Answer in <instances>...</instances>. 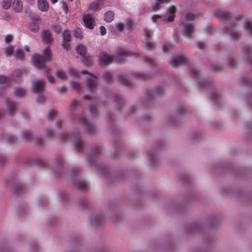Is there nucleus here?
<instances>
[{
    "label": "nucleus",
    "mask_w": 252,
    "mask_h": 252,
    "mask_svg": "<svg viewBox=\"0 0 252 252\" xmlns=\"http://www.w3.org/2000/svg\"><path fill=\"white\" fill-rule=\"evenodd\" d=\"M62 45L64 49H65L66 50L68 49L69 46L68 43V41H62Z\"/></svg>",
    "instance_id": "obj_27"
},
{
    "label": "nucleus",
    "mask_w": 252,
    "mask_h": 252,
    "mask_svg": "<svg viewBox=\"0 0 252 252\" xmlns=\"http://www.w3.org/2000/svg\"><path fill=\"white\" fill-rule=\"evenodd\" d=\"M88 75L89 76V80L88 81H90V80H92V81H94V79H95V77L94 76H93V75H92L91 74H89V73H87Z\"/></svg>",
    "instance_id": "obj_29"
},
{
    "label": "nucleus",
    "mask_w": 252,
    "mask_h": 252,
    "mask_svg": "<svg viewBox=\"0 0 252 252\" xmlns=\"http://www.w3.org/2000/svg\"><path fill=\"white\" fill-rule=\"evenodd\" d=\"M11 3V0H3L2 7L3 8L7 9L10 7Z\"/></svg>",
    "instance_id": "obj_15"
},
{
    "label": "nucleus",
    "mask_w": 252,
    "mask_h": 252,
    "mask_svg": "<svg viewBox=\"0 0 252 252\" xmlns=\"http://www.w3.org/2000/svg\"><path fill=\"white\" fill-rule=\"evenodd\" d=\"M54 114H55V112H54V111H51L50 112V114H53V115H54Z\"/></svg>",
    "instance_id": "obj_33"
},
{
    "label": "nucleus",
    "mask_w": 252,
    "mask_h": 252,
    "mask_svg": "<svg viewBox=\"0 0 252 252\" xmlns=\"http://www.w3.org/2000/svg\"><path fill=\"white\" fill-rule=\"evenodd\" d=\"M13 6L16 12H20L23 9L22 2L20 0H14Z\"/></svg>",
    "instance_id": "obj_7"
},
{
    "label": "nucleus",
    "mask_w": 252,
    "mask_h": 252,
    "mask_svg": "<svg viewBox=\"0 0 252 252\" xmlns=\"http://www.w3.org/2000/svg\"><path fill=\"white\" fill-rule=\"evenodd\" d=\"M184 29L187 32H192L193 31V28L190 25H186L184 26Z\"/></svg>",
    "instance_id": "obj_19"
},
{
    "label": "nucleus",
    "mask_w": 252,
    "mask_h": 252,
    "mask_svg": "<svg viewBox=\"0 0 252 252\" xmlns=\"http://www.w3.org/2000/svg\"><path fill=\"white\" fill-rule=\"evenodd\" d=\"M86 72L85 71H82L81 73L82 74H84V73H85Z\"/></svg>",
    "instance_id": "obj_34"
},
{
    "label": "nucleus",
    "mask_w": 252,
    "mask_h": 252,
    "mask_svg": "<svg viewBox=\"0 0 252 252\" xmlns=\"http://www.w3.org/2000/svg\"><path fill=\"white\" fill-rule=\"evenodd\" d=\"M37 7L41 11L46 12L49 8L48 2L46 0H38Z\"/></svg>",
    "instance_id": "obj_4"
},
{
    "label": "nucleus",
    "mask_w": 252,
    "mask_h": 252,
    "mask_svg": "<svg viewBox=\"0 0 252 252\" xmlns=\"http://www.w3.org/2000/svg\"><path fill=\"white\" fill-rule=\"evenodd\" d=\"M62 7L65 14H67L68 12V7L67 4L63 1L62 2Z\"/></svg>",
    "instance_id": "obj_21"
},
{
    "label": "nucleus",
    "mask_w": 252,
    "mask_h": 252,
    "mask_svg": "<svg viewBox=\"0 0 252 252\" xmlns=\"http://www.w3.org/2000/svg\"><path fill=\"white\" fill-rule=\"evenodd\" d=\"M76 51L77 53L82 56L83 57L85 55V48L84 45L81 44H78L76 47Z\"/></svg>",
    "instance_id": "obj_11"
},
{
    "label": "nucleus",
    "mask_w": 252,
    "mask_h": 252,
    "mask_svg": "<svg viewBox=\"0 0 252 252\" xmlns=\"http://www.w3.org/2000/svg\"><path fill=\"white\" fill-rule=\"evenodd\" d=\"M116 27L118 31L121 32L123 30L124 26L122 23H117L116 25Z\"/></svg>",
    "instance_id": "obj_22"
},
{
    "label": "nucleus",
    "mask_w": 252,
    "mask_h": 252,
    "mask_svg": "<svg viewBox=\"0 0 252 252\" xmlns=\"http://www.w3.org/2000/svg\"><path fill=\"white\" fill-rule=\"evenodd\" d=\"M48 80L49 82H50V83H52V82H53L54 78L51 76H48Z\"/></svg>",
    "instance_id": "obj_30"
},
{
    "label": "nucleus",
    "mask_w": 252,
    "mask_h": 252,
    "mask_svg": "<svg viewBox=\"0 0 252 252\" xmlns=\"http://www.w3.org/2000/svg\"><path fill=\"white\" fill-rule=\"evenodd\" d=\"M25 90L21 88H16L14 91V94L17 97H21L25 94Z\"/></svg>",
    "instance_id": "obj_14"
},
{
    "label": "nucleus",
    "mask_w": 252,
    "mask_h": 252,
    "mask_svg": "<svg viewBox=\"0 0 252 252\" xmlns=\"http://www.w3.org/2000/svg\"><path fill=\"white\" fill-rule=\"evenodd\" d=\"M7 82V78L3 76H0V84H3Z\"/></svg>",
    "instance_id": "obj_24"
},
{
    "label": "nucleus",
    "mask_w": 252,
    "mask_h": 252,
    "mask_svg": "<svg viewBox=\"0 0 252 252\" xmlns=\"http://www.w3.org/2000/svg\"><path fill=\"white\" fill-rule=\"evenodd\" d=\"M186 19L187 21H189L194 19V16L191 13H187L186 15Z\"/></svg>",
    "instance_id": "obj_26"
},
{
    "label": "nucleus",
    "mask_w": 252,
    "mask_h": 252,
    "mask_svg": "<svg viewBox=\"0 0 252 252\" xmlns=\"http://www.w3.org/2000/svg\"><path fill=\"white\" fill-rule=\"evenodd\" d=\"M156 3H153L152 5V8L153 11H157L160 9V7L159 5L164 3H166L168 1V0H155Z\"/></svg>",
    "instance_id": "obj_9"
},
{
    "label": "nucleus",
    "mask_w": 252,
    "mask_h": 252,
    "mask_svg": "<svg viewBox=\"0 0 252 252\" xmlns=\"http://www.w3.org/2000/svg\"><path fill=\"white\" fill-rule=\"evenodd\" d=\"M51 58V52L49 47L43 50L40 57L37 54H33L31 58V63L32 65L38 69H41L44 66V63Z\"/></svg>",
    "instance_id": "obj_1"
},
{
    "label": "nucleus",
    "mask_w": 252,
    "mask_h": 252,
    "mask_svg": "<svg viewBox=\"0 0 252 252\" xmlns=\"http://www.w3.org/2000/svg\"><path fill=\"white\" fill-rule=\"evenodd\" d=\"M56 76L59 79H63L65 78V74L62 70H58L56 72Z\"/></svg>",
    "instance_id": "obj_18"
},
{
    "label": "nucleus",
    "mask_w": 252,
    "mask_h": 252,
    "mask_svg": "<svg viewBox=\"0 0 252 252\" xmlns=\"http://www.w3.org/2000/svg\"><path fill=\"white\" fill-rule=\"evenodd\" d=\"M112 60L111 57L105 53H101L99 56V62L102 65H107Z\"/></svg>",
    "instance_id": "obj_3"
},
{
    "label": "nucleus",
    "mask_w": 252,
    "mask_h": 252,
    "mask_svg": "<svg viewBox=\"0 0 252 252\" xmlns=\"http://www.w3.org/2000/svg\"><path fill=\"white\" fill-rule=\"evenodd\" d=\"M162 16H161L160 15H158V14H155V15H153L152 16V20L154 22H156L158 21H159L160 20H161L162 19Z\"/></svg>",
    "instance_id": "obj_20"
},
{
    "label": "nucleus",
    "mask_w": 252,
    "mask_h": 252,
    "mask_svg": "<svg viewBox=\"0 0 252 252\" xmlns=\"http://www.w3.org/2000/svg\"><path fill=\"white\" fill-rule=\"evenodd\" d=\"M25 51H26L28 52H30V49L28 45L25 46Z\"/></svg>",
    "instance_id": "obj_31"
},
{
    "label": "nucleus",
    "mask_w": 252,
    "mask_h": 252,
    "mask_svg": "<svg viewBox=\"0 0 252 252\" xmlns=\"http://www.w3.org/2000/svg\"><path fill=\"white\" fill-rule=\"evenodd\" d=\"M13 47L11 46H7L5 49V54L6 56L11 55L13 52Z\"/></svg>",
    "instance_id": "obj_17"
},
{
    "label": "nucleus",
    "mask_w": 252,
    "mask_h": 252,
    "mask_svg": "<svg viewBox=\"0 0 252 252\" xmlns=\"http://www.w3.org/2000/svg\"><path fill=\"white\" fill-rule=\"evenodd\" d=\"M41 37L42 40L46 42H49L50 41V34L48 31H43L41 33Z\"/></svg>",
    "instance_id": "obj_13"
},
{
    "label": "nucleus",
    "mask_w": 252,
    "mask_h": 252,
    "mask_svg": "<svg viewBox=\"0 0 252 252\" xmlns=\"http://www.w3.org/2000/svg\"><path fill=\"white\" fill-rule=\"evenodd\" d=\"M99 29L101 35H104L106 33V30L104 26H100Z\"/></svg>",
    "instance_id": "obj_25"
},
{
    "label": "nucleus",
    "mask_w": 252,
    "mask_h": 252,
    "mask_svg": "<svg viewBox=\"0 0 252 252\" xmlns=\"http://www.w3.org/2000/svg\"><path fill=\"white\" fill-rule=\"evenodd\" d=\"M43 86L44 83L42 81H36L32 84V89L34 92H36L41 90Z\"/></svg>",
    "instance_id": "obj_8"
},
{
    "label": "nucleus",
    "mask_w": 252,
    "mask_h": 252,
    "mask_svg": "<svg viewBox=\"0 0 252 252\" xmlns=\"http://www.w3.org/2000/svg\"><path fill=\"white\" fill-rule=\"evenodd\" d=\"M30 30L32 32L38 31L39 28L38 25V19H33L29 24Z\"/></svg>",
    "instance_id": "obj_5"
},
{
    "label": "nucleus",
    "mask_w": 252,
    "mask_h": 252,
    "mask_svg": "<svg viewBox=\"0 0 252 252\" xmlns=\"http://www.w3.org/2000/svg\"><path fill=\"white\" fill-rule=\"evenodd\" d=\"M83 20L85 27L88 29L92 30L95 26L94 19L89 14L84 15L83 17Z\"/></svg>",
    "instance_id": "obj_2"
},
{
    "label": "nucleus",
    "mask_w": 252,
    "mask_h": 252,
    "mask_svg": "<svg viewBox=\"0 0 252 252\" xmlns=\"http://www.w3.org/2000/svg\"><path fill=\"white\" fill-rule=\"evenodd\" d=\"M12 37L11 35H7L5 37V41L6 42L10 41L12 40Z\"/></svg>",
    "instance_id": "obj_28"
},
{
    "label": "nucleus",
    "mask_w": 252,
    "mask_h": 252,
    "mask_svg": "<svg viewBox=\"0 0 252 252\" xmlns=\"http://www.w3.org/2000/svg\"><path fill=\"white\" fill-rule=\"evenodd\" d=\"M98 3H97L96 2H93L91 4L90 8V9H92L93 10H97L98 9Z\"/></svg>",
    "instance_id": "obj_23"
},
{
    "label": "nucleus",
    "mask_w": 252,
    "mask_h": 252,
    "mask_svg": "<svg viewBox=\"0 0 252 252\" xmlns=\"http://www.w3.org/2000/svg\"><path fill=\"white\" fill-rule=\"evenodd\" d=\"M69 34L67 31H64L63 32V41H69Z\"/></svg>",
    "instance_id": "obj_16"
},
{
    "label": "nucleus",
    "mask_w": 252,
    "mask_h": 252,
    "mask_svg": "<svg viewBox=\"0 0 252 252\" xmlns=\"http://www.w3.org/2000/svg\"><path fill=\"white\" fill-rule=\"evenodd\" d=\"M25 57V55L21 49H17L14 53V57L18 60H22Z\"/></svg>",
    "instance_id": "obj_12"
},
{
    "label": "nucleus",
    "mask_w": 252,
    "mask_h": 252,
    "mask_svg": "<svg viewBox=\"0 0 252 252\" xmlns=\"http://www.w3.org/2000/svg\"><path fill=\"white\" fill-rule=\"evenodd\" d=\"M175 12V7L172 6L168 8V13L169 15L167 17V20L168 22H172L173 21Z\"/></svg>",
    "instance_id": "obj_6"
},
{
    "label": "nucleus",
    "mask_w": 252,
    "mask_h": 252,
    "mask_svg": "<svg viewBox=\"0 0 252 252\" xmlns=\"http://www.w3.org/2000/svg\"><path fill=\"white\" fill-rule=\"evenodd\" d=\"M114 19V13L111 11L106 12L104 16V20L108 23L112 21Z\"/></svg>",
    "instance_id": "obj_10"
},
{
    "label": "nucleus",
    "mask_w": 252,
    "mask_h": 252,
    "mask_svg": "<svg viewBox=\"0 0 252 252\" xmlns=\"http://www.w3.org/2000/svg\"><path fill=\"white\" fill-rule=\"evenodd\" d=\"M51 1L53 3H55L56 2H57L58 1V0H51Z\"/></svg>",
    "instance_id": "obj_32"
},
{
    "label": "nucleus",
    "mask_w": 252,
    "mask_h": 252,
    "mask_svg": "<svg viewBox=\"0 0 252 252\" xmlns=\"http://www.w3.org/2000/svg\"><path fill=\"white\" fill-rule=\"evenodd\" d=\"M70 1H72L73 0H70Z\"/></svg>",
    "instance_id": "obj_35"
}]
</instances>
